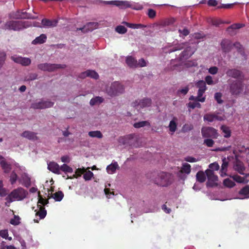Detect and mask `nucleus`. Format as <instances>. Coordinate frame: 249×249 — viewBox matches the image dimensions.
Segmentation results:
<instances>
[{"mask_svg":"<svg viewBox=\"0 0 249 249\" xmlns=\"http://www.w3.org/2000/svg\"><path fill=\"white\" fill-rule=\"evenodd\" d=\"M191 172V165L187 163H183L181 168L180 173H185L186 174H190Z\"/></svg>","mask_w":249,"mask_h":249,"instance_id":"nucleus-31","label":"nucleus"},{"mask_svg":"<svg viewBox=\"0 0 249 249\" xmlns=\"http://www.w3.org/2000/svg\"><path fill=\"white\" fill-rule=\"evenodd\" d=\"M196 50V49L194 47L189 46L184 52V55L190 56L195 53Z\"/></svg>","mask_w":249,"mask_h":249,"instance_id":"nucleus-38","label":"nucleus"},{"mask_svg":"<svg viewBox=\"0 0 249 249\" xmlns=\"http://www.w3.org/2000/svg\"><path fill=\"white\" fill-rule=\"evenodd\" d=\"M223 184L224 186L229 188H232L235 185V183L229 178L224 179Z\"/></svg>","mask_w":249,"mask_h":249,"instance_id":"nucleus-40","label":"nucleus"},{"mask_svg":"<svg viewBox=\"0 0 249 249\" xmlns=\"http://www.w3.org/2000/svg\"><path fill=\"white\" fill-rule=\"evenodd\" d=\"M184 160L186 161L189 162H195L198 161V160L190 156H188L185 158Z\"/></svg>","mask_w":249,"mask_h":249,"instance_id":"nucleus-64","label":"nucleus"},{"mask_svg":"<svg viewBox=\"0 0 249 249\" xmlns=\"http://www.w3.org/2000/svg\"><path fill=\"white\" fill-rule=\"evenodd\" d=\"M93 176V174L92 172L89 170L88 171H85L84 173L83 178L85 179V180H89L91 179L92 177Z\"/></svg>","mask_w":249,"mask_h":249,"instance_id":"nucleus-44","label":"nucleus"},{"mask_svg":"<svg viewBox=\"0 0 249 249\" xmlns=\"http://www.w3.org/2000/svg\"><path fill=\"white\" fill-rule=\"evenodd\" d=\"M221 46L224 52H229L231 50L232 45L230 40L225 39L222 41Z\"/></svg>","mask_w":249,"mask_h":249,"instance_id":"nucleus-21","label":"nucleus"},{"mask_svg":"<svg viewBox=\"0 0 249 249\" xmlns=\"http://www.w3.org/2000/svg\"><path fill=\"white\" fill-rule=\"evenodd\" d=\"M47 39V36L45 34H41L40 36L36 37L33 41L32 44H37L44 43Z\"/></svg>","mask_w":249,"mask_h":249,"instance_id":"nucleus-25","label":"nucleus"},{"mask_svg":"<svg viewBox=\"0 0 249 249\" xmlns=\"http://www.w3.org/2000/svg\"><path fill=\"white\" fill-rule=\"evenodd\" d=\"M154 181L158 185L167 186L172 183L173 178L171 174L162 172L157 175Z\"/></svg>","mask_w":249,"mask_h":249,"instance_id":"nucleus-2","label":"nucleus"},{"mask_svg":"<svg viewBox=\"0 0 249 249\" xmlns=\"http://www.w3.org/2000/svg\"><path fill=\"white\" fill-rule=\"evenodd\" d=\"M201 134L204 138L216 139L218 137L217 130L212 127L205 126L201 128Z\"/></svg>","mask_w":249,"mask_h":249,"instance_id":"nucleus-8","label":"nucleus"},{"mask_svg":"<svg viewBox=\"0 0 249 249\" xmlns=\"http://www.w3.org/2000/svg\"><path fill=\"white\" fill-rule=\"evenodd\" d=\"M244 26L245 24H244L236 23L232 24L230 27H229L227 28V31L231 35H234L235 34L234 32V30L240 29L241 28L243 27Z\"/></svg>","mask_w":249,"mask_h":249,"instance_id":"nucleus-22","label":"nucleus"},{"mask_svg":"<svg viewBox=\"0 0 249 249\" xmlns=\"http://www.w3.org/2000/svg\"><path fill=\"white\" fill-rule=\"evenodd\" d=\"M28 192L22 188L19 187L14 190L6 197V200L9 202H12L14 201H19L25 198Z\"/></svg>","mask_w":249,"mask_h":249,"instance_id":"nucleus-1","label":"nucleus"},{"mask_svg":"<svg viewBox=\"0 0 249 249\" xmlns=\"http://www.w3.org/2000/svg\"><path fill=\"white\" fill-rule=\"evenodd\" d=\"M204 144L208 147H212L214 144V141L211 139H207L204 140Z\"/></svg>","mask_w":249,"mask_h":249,"instance_id":"nucleus-59","label":"nucleus"},{"mask_svg":"<svg viewBox=\"0 0 249 249\" xmlns=\"http://www.w3.org/2000/svg\"><path fill=\"white\" fill-rule=\"evenodd\" d=\"M60 170L65 173H72L73 172L72 169L66 164H63L60 167Z\"/></svg>","mask_w":249,"mask_h":249,"instance_id":"nucleus-41","label":"nucleus"},{"mask_svg":"<svg viewBox=\"0 0 249 249\" xmlns=\"http://www.w3.org/2000/svg\"><path fill=\"white\" fill-rule=\"evenodd\" d=\"M205 80V83L206 82L208 85H212L215 84L214 81H213L212 77L210 75H208L206 76Z\"/></svg>","mask_w":249,"mask_h":249,"instance_id":"nucleus-57","label":"nucleus"},{"mask_svg":"<svg viewBox=\"0 0 249 249\" xmlns=\"http://www.w3.org/2000/svg\"><path fill=\"white\" fill-rule=\"evenodd\" d=\"M233 168L240 174L242 175H245L244 171L246 170V168L243 163L241 161L238 160L236 161L233 164Z\"/></svg>","mask_w":249,"mask_h":249,"instance_id":"nucleus-15","label":"nucleus"},{"mask_svg":"<svg viewBox=\"0 0 249 249\" xmlns=\"http://www.w3.org/2000/svg\"><path fill=\"white\" fill-rule=\"evenodd\" d=\"M209 168L211 169V170H214L216 171H217L219 169V166L216 162H214L213 163H211L209 165Z\"/></svg>","mask_w":249,"mask_h":249,"instance_id":"nucleus-60","label":"nucleus"},{"mask_svg":"<svg viewBox=\"0 0 249 249\" xmlns=\"http://www.w3.org/2000/svg\"><path fill=\"white\" fill-rule=\"evenodd\" d=\"M196 179L200 182H204L206 180V176L203 171H199L196 175Z\"/></svg>","mask_w":249,"mask_h":249,"instance_id":"nucleus-32","label":"nucleus"},{"mask_svg":"<svg viewBox=\"0 0 249 249\" xmlns=\"http://www.w3.org/2000/svg\"><path fill=\"white\" fill-rule=\"evenodd\" d=\"M110 3H113L114 4L120 7L121 8H124L130 6L129 2L127 1H111Z\"/></svg>","mask_w":249,"mask_h":249,"instance_id":"nucleus-27","label":"nucleus"},{"mask_svg":"<svg viewBox=\"0 0 249 249\" xmlns=\"http://www.w3.org/2000/svg\"><path fill=\"white\" fill-rule=\"evenodd\" d=\"M66 67L65 64H51V63H42L37 65L38 69L48 71H53L58 69H65Z\"/></svg>","mask_w":249,"mask_h":249,"instance_id":"nucleus-5","label":"nucleus"},{"mask_svg":"<svg viewBox=\"0 0 249 249\" xmlns=\"http://www.w3.org/2000/svg\"><path fill=\"white\" fill-rule=\"evenodd\" d=\"M120 168L118 163L115 161L108 165L107 167V172L109 174H112L115 173L117 169Z\"/></svg>","mask_w":249,"mask_h":249,"instance_id":"nucleus-23","label":"nucleus"},{"mask_svg":"<svg viewBox=\"0 0 249 249\" xmlns=\"http://www.w3.org/2000/svg\"><path fill=\"white\" fill-rule=\"evenodd\" d=\"M38 206H39L40 209L39 211L36 213V214L40 217V219H43L46 215V211L43 207H42L40 205H38Z\"/></svg>","mask_w":249,"mask_h":249,"instance_id":"nucleus-36","label":"nucleus"},{"mask_svg":"<svg viewBox=\"0 0 249 249\" xmlns=\"http://www.w3.org/2000/svg\"><path fill=\"white\" fill-rule=\"evenodd\" d=\"M87 75H88V77H90L95 79H97L99 77V75L97 74V73L95 71L92 70H88Z\"/></svg>","mask_w":249,"mask_h":249,"instance_id":"nucleus-48","label":"nucleus"},{"mask_svg":"<svg viewBox=\"0 0 249 249\" xmlns=\"http://www.w3.org/2000/svg\"><path fill=\"white\" fill-rule=\"evenodd\" d=\"M88 134L90 137L92 138H97L101 139L103 137L102 133L98 130L89 131Z\"/></svg>","mask_w":249,"mask_h":249,"instance_id":"nucleus-33","label":"nucleus"},{"mask_svg":"<svg viewBox=\"0 0 249 249\" xmlns=\"http://www.w3.org/2000/svg\"><path fill=\"white\" fill-rule=\"evenodd\" d=\"M11 58L15 62L20 64L24 66H28L31 63V59L27 57H22L21 56H12Z\"/></svg>","mask_w":249,"mask_h":249,"instance_id":"nucleus-13","label":"nucleus"},{"mask_svg":"<svg viewBox=\"0 0 249 249\" xmlns=\"http://www.w3.org/2000/svg\"><path fill=\"white\" fill-rule=\"evenodd\" d=\"M10 223L14 225H17L19 223V218L18 216H15L13 219H11Z\"/></svg>","mask_w":249,"mask_h":249,"instance_id":"nucleus-62","label":"nucleus"},{"mask_svg":"<svg viewBox=\"0 0 249 249\" xmlns=\"http://www.w3.org/2000/svg\"><path fill=\"white\" fill-rule=\"evenodd\" d=\"M214 114L208 113L204 116L203 119L204 121L209 122H213L214 121Z\"/></svg>","mask_w":249,"mask_h":249,"instance_id":"nucleus-42","label":"nucleus"},{"mask_svg":"<svg viewBox=\"0 0 249 249\" xmlns=\"http://www.w3.org/2000/svg\"><path fill=\"white\" fill-rule=\"evenodd\" d=\"M226 74L228 76L234 78H238L242 76V72L235 69L228 70L226 72Z\"/></svg>","mask_w":249,"mask_h":249,"instance_id":"nucleus-18","label":"nucleus"},{"mask_svg":"<svg viewBox=\"0 0 249 249\" xmlns=\"http://www.w3.org/2000/svg\"><path fill=\"white\" fill-rule=\"evenodd\" d=\"M18 179V176L17 174L14 172L13 171L11 174L10 176V181L12 184H14L17 180Z\"/></svg>","mask_w":249,"mask_h":249,"instance_id":"nucleus-52","label":"nucleus"},{"mask_svg":"<svg viewBox=\"0 0 249 249\" xmlns=\"http://www.w3.org/2000/svg\"><path fill=\"white\" fill-rule=\"evenodd\" d=\"M0 236L5 239H8L9 240H12V237H8V231L7 230H1L0 231Z\"/></svg>","mask_w":249,"mask_h":249,"instance_id":"nucleus-51","label":"nucleus"},{"mask_svg":"<svg viewBox=\"0 0 249 249\" xmlns=\"http://www.w3.org/2000/svg\"><path fill=\"white\" fill-rule=\"evenodd\" d=\"M85 171V168H78V169L76 170L75 172V174L76 175V176L75 175H74V177L76 178H77V177H80L82 174H84Z\"/></svg>","mask_w":249,"mask_h":249,"instance_id":"nucleus-61","label":"nucleus"},{"mask_svg":"<svg viewBox=\"0 0 249 249\" xmlns=\"http://www.w3.org/2000/svg\"><path fill=\"white\" fill-rule=\"evenodd\" d=\"M147 65V63L143 58H141L137 61V67H143Z\"/></svg>","mask_w":249,"mask_h":249,"instance_id":"nucleus-56","label":"nucleus"},{"mask_svg":"<svg viewBox=\"0 0 249 249\" xmlns=\"http://www.w3.org/2000/svg\"><path fill=\"white\" fill-rule=\"evenodd\" d=\"M128 27L132 29H139V28H142L146 27V26L142 24H133L131 23L130 24H128Z\"/></svg>","mask_w":249,"mask_h":249,"instance_id":"nucleus-53","label":"nucleus"},{"mask_svg":"<svg viewBox=\"0 0 249 249\" xmlns=\"http://www.w3.org/2000/svg\"><path fill=\"white\" fill-rule=\"evenodd\" d=\"M188 107H189L192 109H194L196 107L200 108L201 105L200 103H199L198 102H194V103L190 102L188 104Z\"/></svg>","mask_w":249,"mask_h":249,"instance_id":"nucleus-58","label":"nucleus"},{"mask_svg":"<svg viewBox=\"0 0 249 249\" xmlns=\"http://www.w3.org/2000/svg\"><path fill=\"white\" fill-rule=\"evenodd\" d=\"M99 24L97 22H89L82 28H77L76 31H81L83 33L91 32L98 27Z\"/></svg>","mask_w":249,"mask_h":249,"instance_id":"nucleus-12","label":"nucleus"},{"mask_svg":"<svg viewBox=\"0 0 249 249\" xmlns=\"http://www.w3.org/2000/svg\"><path fill=\"white\" fill-rule=\"evenodd\" d=\"M116 31L121 34H124L127 32V29L122 25H119L115 29Z\"/></svg>","mask_w":249,"mask_h":249,"instance_id":"nucleus-47","label":"nucleus"},{"mask_svg":"<svg viewBox=\"0 0 249 249\" xmlns=\"http://www.w3.org/2000/svg\"><path fill=\"white\" fill-rule=\"evenodd\" d=\"M230 177L238 183H244L245 180V178L241 177L238 175H230Z\"/></svg>","mask_w":249,"mask_h":249,"instance_id":"nucleus-37","label":"nucleus"},{"mask_svg":"<svg viewBox=\"0 0 249 249\" xmlns=\"http://www.w3.org/2000/svg\"><path fill=\"white\" fill-rule=\"evenodd\" d=\"M244 84L241 81H233L230 85V92L232 95H237L243 90Z\"/></svg>","mask_w":249,"mask_h":249,"instance_id":"nucleus-7","label":"nucleus"},{"mask_svg":"<svg viewBox=\"0 0 249 249\" xmlns=\"http://www.w3.org/2000/svg\"><path fill=\"white\" fill-rule=\"evenodd\" d=\"M240 195L242 196V198L249 197V186L246 185L243 187L239 192Z\"/></svg>","mask_w":249,"mask_h":249,"instance_id":"nucleus-26","label":"nucleus"},{"mask_svg":"<svg viewBox=\"0 0 249 249\" xmlns=\"http://www.w3.org/2000/svg\"><path fill=\"white\" fill-rule=\"evenodd\" d=\"M151 103L152 101L150 99L145 98L141 100H136L132 104L134 107L137 109H140L150 107Z\"/></svg>","mask_w":249,"mask_h":249,"instance_id":"nucleus-11","label":"nucleus"},{"mask_svg":"<svg viewBox=\"0 0 249 249\" xmlns=\"http://www.w3.org/2000/svg\"><path fill=\"white\" fill-rule=\"evenodd\" d=\"M228 162L226 161H223V163L221 166V175L222 176H224L226 175V172L227 170V167H228Z\"/></svg>","mask_w":249,"mask_h":249,"instance_id":"nucleus-46","label":"nucleus"},{"mask_svg":"<svg viewBox=\"0 0 249 249\" xmlns=\"http://www.w3.org/2000/svg\"><path fill=\"white\" fill-rule=\"evenodd\" d=\"M189 91V88L188 87H186L183 89H179L178 91V94H182L183 95H185Z\"/></svg>","mask_w":249,"mask_h":249,"instance_id":"nucleus-63","label":"nucleus"},{"mask_svg":"<svg viewBox=\"0 0 249 249\" xmlns=\"http://www.w3.org/2000/svg\"><path fill=\"white\" fill-rule=\"evenodd\" d=\"M133 138V135L131 134V135L126 136L124 138H121L120 142H122V143L123 144H125L127 142L128 140L132 139Z\"/></svg>","mask_w":249,"mask_h":249,"instance_id":"nucleus-50","label":"nucleus"},{"mask_svg":"<svg viewBox=\"0 0 249 249\" xmlns=\"http://www.w3.org/2000/svg\"><path fill=\"white\" fill-rule=\"evenodd\" d=\"M146 125L150 126V124L148 121H146L135 123L133 124V126L136 128H139Z\"/></svg>","mask_w":249,"mask_h":249,"instance_id":"nucleus-34","label":"nucleus"},{"mask_svg":"<svg viewBox=\"0 0 249 249\" xmlns=\"http://www.w3.org/2000/svg\"><path fill=\"white\" fill-rule=\"evenodd\" d=\"M6 54L4 52H0V70L4 64Z\"/></svg>","mask_w":249,"mask_h":249,"instance_id":"nucleus-45","label":"nucleus"},{"mask_svg":"<svg viewBox=\"0 0 249 249\" xmlns=\"http://www.w3.org/2000/svg\"><path fill=\"white\" fill-rule=\"evenodd\" d=\"M221 97L222 94L220 92H216L214 94V98L218 104H221L223 103V101L221 100Z\"/></svg>","mask_w":249,"mask_h":249,"instance_id":"nucleus-55","label":"nucleus"},{"mask_svg":"<svg viewBox=\"0 0 249 249\" xmlns=\"http://www.w3.org/2000/svg\"><path fill=\"white\" fill-rule=\"evenodd\" d=\"M205 172L208 178L207 185L209 187L217 185L218 177L214 175L213 171L211 169H207Z\"/></svg>","mask_w":249,"mask_h":249,"instance_id":"nucleus-10","label":"nucleus"},{"mask_svg":"<svg viewBox=\"0 0 249 249\" xmlns=\"http://www.w3.org/2000/svg\"><path fill=\"white\" fill-rule=\"evenodd\" d=\"M7 195V193L5 188H3V185L1 180H0V196H5Z\"/></svg>","mask_w":249,"mask_h":249,"instance_id":"nucleus-54","label":"nucleus"},{"mask_svg":"<svg viewBox=\"0 0 249 249\" xmlns=\"http://www.w3.org/2000/svg\"><path fill=\"white\" fill-rule=\"evenodd\" d=\"M232 46H234L237 49V51L240 53L242 55L244 54V49L242 45L239 42L234 43Z\"/></svg>","mask_w":249,"mask_h":249,"instance_id":"nucleus-43","label":"nucleus"},{"mask_svg":"<svg viewBox=\"0 0 249 249\" xmlns=\"http://www.w3.org/2000/svg\"><path fill=\"white\" fill-rule=\"evenodd\" d=\"M16 18H23V19H36L37 17L33 16L31 14L28 13L23 10L21 11H18L15 15Z\"/></svg>","mask_w":249,"mask_h":249,"instance_id":"nucleus-14","label":"nucleus"},{"mask_svg":"<svg viewBox=\"0 0 249 249\" xmlns=\"http://www.w3.org/2000/svg\"><path fill=\"white\" fill-rule=\"evenodd\" d=\"M177 118L174 117L172 120L170 122L169 128L170 131L173 133H174L176 130L177 127Z\"/></svg>","mask_w":249,"mask_h":249,"instance_id":"nucleus-30","label":"nucleus"},{"mask_svg":"<svg viewBox=\"0 0 249 249\" xmlns=\"http://www.w3.org/2000/svg\"><path fill=\"white\" fill-rule=\"evenodd\" d=\"M104 99L100 96H96L94 98H92L89 102V104L91 106H93L96 105L100 104L103 102Z\"/></svg>","mask_w":249,"mask_h":249,"instance_id":"nucleus-28","label":"nucleus"},{"mask_svg":"<svg viewBox=\"0 0 249 249\" xmlns=\"http://www.w3.org/2000/svg\"><path fill=\"white\" fill-rule=\"evenodd\" d=\"M29 26L28 21H9L5 23L3 28L5 30L18 31Z\"/></svg>","mask_w":249,"mask_h":249,"instance_id":"nucleus-4","label":"nucleus"},{"mask_svg":"<svg viewBox=\"0 0 249 249\" xmlns=\"http://www.w3.org/2000/svg\"><path fill=\"white\" fill-rule=\"evenodd\" d=\"M196 86L199 89L197 92V96L196 97L197 101L204 102L205 100V98L201 97V96L205 92L207 89L205 82L203 80L198 81L196 83Z\"/></svg>","mask_w":249,"mask_h":249,"instance_id":"nucleus-9","label":"nucleus"},{"mask_svg":"<svg viewBox=\"0 0 249 249\" xmlns=\"http://www.w3.org/2000/svg\"><path fill=\"white\" fill-rule=\"evenodd\" d=\"M124 87L119 82L115 81L111 83L107 89V94L111 97L119 96L124 92Z\"/></svg>","mask_w":249,"mask_h":249,"instance_id":"nucleus-3","label":"nucleus"},{"mask_svg":"<svg viewBox=\"0 0 249 249\" xmlns=\"http://www.w3.org/2000/svg\"><path fill=\"white\" fill-rule=\"evenodd\" d=\"M0 164L5 173L10 172L11 169V165L7 163L4 159L0 160Z\"/></svg>","mask_w":249,"mask_h":249,"instance_id":"nucleus-29","label":"nucleus"},{"mask_svg":"<svg viewBox=\"0 0 249 249\" xmlns=\"http://www.w3.org/2000/svg\"><path fill=\"white\" fill-rule=\"evenodd\" d=\"M58 21L57 20H51L46 18H44L41 21L42 24V27L53 28L57 26Z\"/></svg>","mask_w":249,"mask_h":249,"instance_id":"nucleus-17","label":"nucleus"},{"mask_svg":"<svg viewBox=\"0 0 249 249\" xmlns=\"http://www.w3.org/2000/svg\"><path fill=\"white\" fill-rule=\"evenodd\" d=\"M64 195L61 191H58L53 194L52 197L55 199V201H60L63 198Z\"/></svg>","mask_w":249,"mask_h":249,"instance_id":"nucleus-35","label":"nucleus"},{"mask_svg":"<svg viewBox=\"0 0 249 249\" xmlns=\"http://www.w3.org/2000/svg\"><path fill=\"white\" fill-rule=\"evenodd\" d=\"M126 63L130 68H137V60L131 56H127L126 58Z\"/></svg>","mask_w":249,"mask_h":249,"instance_id":"nucleus-24","label":"nucleus"},{"mask_svg":"<svg viewBox=\"0 0 249 249\" xmlns=\"http://www.w3.org/2000/svg\"><path fill=\"white\" fill-rule=\"evenodd\" d=\"M54 103L48 101L40 99L34 102L31 105V107L35 109H43L52 107Z\"/></svg>","mask_w":249,"mask_h":249,"instance_id":"nucleus-6","label":"nucleus"},{"mask_svg":"<svg viewBox=\"0 0 249 249\" xmlns=\"http://www.w3.org/2000/svg\"><path fill=\"white\" fill-rule=\"evenodd\" d=\"M194 128L192 124H185L182 127V131L184 132H188L192 130Z\"/></svg>","mask_w":249,"mask_h":249,"instance_id":"nucleus-49","label":"nucleus"},{"mask_svg":"<svg viewBox=\"0 0 249 249\" xmlns=\"http://www.w3.org/2000/svg\"><path fill=\"white\" fill-rule=\"evenodd\" d=\"M48 169L56 174H60V166L59 165L55 162H50L48 164Z\"/></svg>","mask_w":249,"mask_h":249,"instance_id":"nucleus-19","label":"nucleus"},{"mask_svg":"<svg viewBox=\"0 0 249 249\" xmlns=\"http://www.w3.org/2000/svg\"><path fill=\"white\" fill-rule=\"evenodd\" d=\"M21 136L24 138H27L30 140H36L37 137L36 133L30 131H25L21 134Z\"/></svg>","mask_w":249,"mask_h":249,"instance_id":"nucleus-20","label":"nucleus"},{"mask_svg":"<svg viewBox=\"0 0 249 249\" xmlns=\"http://www.w3.org/2000/svg\"><path fill=\"white\" fill-rule=\"evenodd\" d=\"M221 129L223 131V133H224V137L225 138H228L230 137L231 136V131L229 129V128L226 126L225 125H222L221 126Z\"/></svg>","mask_w":249,"mask_h":249,"instance_id":"nucleus-39","label":"nucleus"},{"mask_svg":"<svg viewBox=\"0 0 249 249\" xmlns=\"http://www.w3.org/2000/svg\"><path fill=\"white\" fill-rule=\"evenodd\" d=\"M18 181L21 184L26 187L31 185V178L26 173H23Z\"/></svg>","mask_w":249,"mask_h":249,"instance_id":"nucleus-16","label":"nucleus"}]
</instances>
